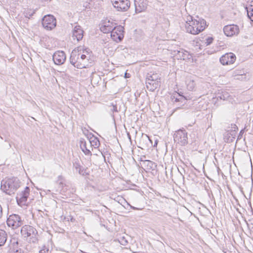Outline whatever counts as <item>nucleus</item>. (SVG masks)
I'll use <instances>...</instances> for the list:
<instances>
[{
  "instance_id": "48",
  "label": "nucleus",
  "mask_w": 253,
  "mask_h": 253,
  "mask_svg": "<svg viewBox=\"0 0 253 253\" xmlns=\"http://www.w3.org/2000/svg\"><path fill=\"white\" fill-rule=\"evenodd\" d=\"M0 138L1 139H2V137L0 135Z\"/></svg>"
},
{
  "instance_id": "9",
  "label": "nucleus",
  "mask_w": 253,
  "mask_h": 253,
  "mask_svg": "<svg viewBox=\"0 0 253 253\" xmlns=\"http://www.w3.org/2000/svg\"><path fill=\"white\" fill-rule=\"evenodd\" d=\"M30 191V188L26 186L23 191L17 194L16 201L19 206H22L26 205L27 198L29 196Z\"/></svg>"
},
{
  "instance_id": "15",
  "label": "nucleus",
  "mask_w": 253,
  "mask_h": 253,
  "mask_svg": "<svg viewBox=\"0 0 253 253\" xmlns=\"http://www.w3.org/2000/svg\"><path fill=\"white\" fill-rule=\"evenodd\" d=\"M84 31L79 25H76L74 27L72 31V37L74 40L77 42L81 41L83 38Z\"/></svg>"
},
{
  "instance_id": "28",
  "label": "nucleus",
  "mask_w": 253,
  "mask_h": 253,
  "mask_svg": "<svg viewBox=\"0 0 253 253\" xmlns=\"http://www.w3.org/2000/svg\"><path fill=\"white\" fill-rule=\"evenodd\" d=\"M110 112L113 114L114 112H118V110L117 109V106L116 104H114V103H112L111 105L108 106Z\"/></svg>"
},
{
  "instance_id": "12",
  "label": "nucleus",
  "mask_w": 253,
  "mask_h": 253,
  "mask_svg": "<svg viewBox=\"0 0 253 253\" xmlns=\"http://www.w3.org/2000/svg\"><path fill=\"white\" fill-rule=\"evenodd\" d=\"M52 58L55 64L62 65L65 62L66 56L63 51H57L53 54Z\"/></svg>"
},
{
  "instance_id": "1",
  "label": "nucleus",
  "mask_w": 253,
  "mask_h": 253,
  "mask_svg": "<svg viewBox=\"0 0 253 253\" xmlns=\"http://www.w3.org/2000/svg\"><path fill=\"white\" fill-rule=\"evenodd\" d=\"M206 22L203 19L198 18V20L193 19L189 15L185 24V28L187 33L192 35H197L203 31L206 28Z\"/></svg>"
},
{
  "instance_id": "30",
  "label": "nucleus",
  "mask_w": 253,
  "mask_h": 253,
  "mask_svg": "<svg viewBox=\"0 0 253 253\" xmlns=\"http://www.w3.org/2000/svg\"><path fill=\"white\" fill-rule=\"evenodd\" d=\"M119 241L120 244L122 245L126 246L127 244V241L126 240L125 237H121L119 239Z\"/></svg>"
},
{
  "instance_id": "32",
  "label": "nucleus",
  "mask_w": 253,
  "mask_h": 253,
  "mask_svg": "<svg viewBox=\"0 0 253 253\" xmlns=\"http://www.w3.org/2000/svg\"><path fill=\"white\" fill-rule=\"evenodd\" d=\"M213 41V38L211 37H209L206 39V43L207 45H210L212 43Z\"/></svg>"
},
{
  "instance_id": "17",
  "label": "nucleus",
  "mask_w": 253,
  "mask_h": 253,
  "mask_svg": "<svg viewBox=\"0 0 253 253\" xmlns=\"http://www.w3.org/2000/svg\"><path fill=\"white\" fill-rule=\"evenodd\" d=\"M175 56H176L178 59H181L186 60L189 59L191 58V55L189 52L184 50L183 49H180L179 50L174 51Z\"/></svg>"
},
{
  "instance_id": "29",
  "label": "nucleus",
  "mask_w": 253,
  "mask_h": 253,
  "mask_svg": "<svg viewBox=\"0 0 253 253\" xmlns=\"http://www.w3.org/2000/svg\"><path fill=\"white\" fill-rule=\"evenodd\" d=\"M178 96L179 97V98H177L176 96H175V95H173L172 96V100H174V101L175 102H178V101H181L182 100H186V99L185 98V97L182 95H181L180 94L178 93Z\"/></svg>"
},
{
  "instance_id": "39",
  "label": "nucleus",
  "mask_w": 253,
  "mask_h": 253,
  "mask_svg": "<svg viewBox=\"0 0 253 253\" xmlns=\"http://www.w3.org/2000/svg\"><path fill=\"white\" fill-rule=\"evenodd\" d=\"M251 193H252V189L251 190L250 192L249 193V196L250 198H251Z\"/></svg>"
},
{
  "instance_id": "33",
  "label": "nucleus",
  "mask_w": 253,
  "mask_h": 253,
  "mask_svg": "<svg viewBox=\"0 0 253 253\" xmlns=\"http://www.w3.org/2000/svg\"><path fill=\"white\" fill-rule=\"evenodd\" d=\"M48 249H47L45 247H44L43 249L39 251L40 253H48Z\"/></svg>"
},
{
  "instance_id": "7",
  "label": "nucleus",
  "mask_w": 253,
  "mask_h": 253,
  "mask_svg": "<svg viewBox=\"0 0 253 253\" xmlns=\"http://www.w3.org/2000/svg\"><path fill=\"white\" fill-rule=\"evenodd\" d=\"M7 224L12 229H16L23 224L21 217L16 214H12L9 216L6 220Z\"/></svg>"
},
{
  "instance_id": "37",
  "label": "nucleus",
  "mask_w": 253,
  "mask_h": 253,
  "mask_svg": "<svg viewBox=\"0 0 253 253\" xmlns=\"http://www.w3.org/2000/svg\"><path fill=\"white\" fill-rule=\"evenodd\" d=\"M2 215V209L1 205H0V218L1 217Z\"/></svg>"
},
{
  "instance_id": "21",
  "label": "nucleus",
  "mask_w": 253,
  "mask_h": 253,
  "mask_svg": "<svg viewBox=\"0 0 253 253\" xmlns=\"http://www.w3.org/2000/svg\"><path fill=\"white\" fill-rule=\"evenodd\" d=\"M186 84L187 88L189 90L193 91L196 86V84L194 80L191 78H187L186 80Z\"/></svg>"
},
{
  "instance_id": "19",
  "label": "nucleus",
  "mask_w": 253,
  "mask_h": 253,
  "mask_svg": "<svg viewBox=\"0 0 253 253\" xmlns=\"http://www.w3.org/2000/svg\"><path fill=\"white\" fill-rule=\"evenodd\" d=\"M236 135V132L235 129L227 130L224 133V139L225 142L230 143L234 140Z\"/></svg>"
},
{
  "instance_id": "34",
  "label": "nucleus",
  "mask_w": 253,
  "mask_h": 253,
  "mask_svg": "<svg viewBox=\"0 0 253 253\" xmlns=\"http://www.w3.org/2000/svg\"><path fill=\"white\" fill-rule=\"evenodd\" d=\"M251 162V167H252V175H251V179H252V185H253V166L252 164V160L250 159Z\"/></svg>"
},
{
  "instance_id": "26",
  "label": "nucleus",
  "mask_w": 253,
  "mask_h": 253,
  "mask_svg": "<svg viewBox=\"0 0 253 253\" xmlns=\"http://www.w3.org/2000/svg\"><path fill=\"white\" fill-rule=\"evenodd\" d=\"M161 80L160 75L157 73H148L146 75V80L154 81Z\"/></svg>"
},
{
  "instance_id": "13",
  "label": "nucleus",
  "mask_w": 253,
  "mask_h": 253,
  "mask_svg": "<svg viewBox=\"0 0 253 253\" xmlns=\"http://www.w3.org/2000/svg\"><path fill=\"white\" fill-rule=\"evenodd\" d=\"M223 32L226 36L231 37L238 34L239 32V29L236 25H229L224 27Z\"/></svg>"
},
{
  "instance_id": "31",
  "label": "nucleus",
  "mask_w": 253,
  "mask_h": 253,
  "mask_svg": "<svg viewBox=\"0 0 253 253\" xmlns=\"http://www.w3.org/2000/svg\"><path fill=\"white\" fill-rule=\"evenodd\" d=\"M82 54H86L87 56H89V55H90V51H89V49H83L82 48Z\"/></svg>"
},
{
  "instance_id": "6",
  "label": "nucleus",
  "mask_w": 253,
  "mask_h": 253,
  "mask_svg": "<svg viewBox=\"0 0 253 253\" xmlns=\"http://www.w3.org/2000/svg\"><path fill=\"white\" fill-rule=\"evenodd\" d=\"M114 8L118 11H126L129 8L130 3L129 0H111Z\"/></svg>"
},
{
  "instance_id": "43",
  "label": "nucleus",
  "mask_w": 253,
  "mask_h": 253,
  "mask_svg": "<svg viewBox=\"0 0 253 253\" xmlns=\"http://www.w3.org/2000/svg\"><path fill=\"white\" fill-rule=\"evenodd\" d=\"M59 179H62V177L61 176H59ZM60 180V179H59V181Z\"/></svg>"
},
{
  "instance_id": "38",
  "label": "nucleus",
  "mask_w": 253,
  "mask_h": 253,
  "mask_svg": "<svg viewBox=\"0 0 253 253\" xmlns=\"http://www.w3.org/2000/svg\"><path fill=\"white\" fill-rule=\"evenodd\" d=\"M129 74H127L126 73L125 75V77L126 78H129Z\"/></svg>"
},
{
  "instance_id": "35",
  "label": "nucleus",
  "mask_w": 253,
  "mask_h": 253,
  "mask_svg": "<svg viewBox=\"0 0 253 253\" xmlns=\"http://www.w3.org/2000/svg\"><path fill=\"white\" fill-rule=\"evenodd\" d=\"M251 162V167H252V175H251V179H252V185H253V166L252 164V160L250 159Z\"/></svg>"
},
{
  "instance_id": "3",
  "label": "nucleus",
  "mask_w": 253,
  "mask_h": 253,
  "mask_svg": "<svg viewBox=\"0 0 253 253\" xmlns=\"http://www.w3.org/2000/svg\"><path fill=\"white\" fill-rule=\"evenodd\" d=\"M21 234L29 242L36 243L38 241L37 237L38 231L31 226L28 225L23 226L21 229Z\"/></svg>"
},
{
  "instance_id": "5",
  "label": "nucleus",
  "mask_w": 253,
  "mask_h": 253,
  "mask_svg": "<svg viewBox=\"0 0 253 253\" xmlns=\"http://www.w3.org/2000/svg\"><path fill=\"white\" fill-rule=\"evenodd\" d=\"M173 139L175 142L181 146H185L188 143L187 132L183 128L179 129L175 131Z\"/></svg>"
},
{
  "instance_id": "40",
  "label": "nucleus",
  "mask_w": 253,
  "mask_h": 253,
  "mask_svg": "<svg viewBox=\"0 0 253 253\" xmlns=\"http://www.w3.org/2000/svg\"><path fill=\"white\" fill-rule=\"evenodd\" d=\"M249 203V204H250V207H251V208L252 211H253V208H252V206H251V201H250Z\"/></svg>"
},
{
  "instance_id": "14",
  "label": "nucleus",
  "mask_w": 253,
  "mask_h": 253,
  "mask_svg": "<svg viewBox=\"0 0 253 253\" xmlns=\"http://www.w3.org/2000/svg\"><path fill=\"white\" fill-rule=\"evenodd\" d=\"M135 10L136 13L144 11L147 6V0H134Z\"/></svg>"
},
{
  "instance_id": "41",
  "label": "nucleus",
  "mask_w": 253,
  "mask_h": 253,
  "mask_svg": "<svg viewBox=\"0 0 253 253\" xmlns=\"http://www.w3.org/2000/svg\"><path fill=\"white\" fill-rule=\"evenodd\" d=\"M247 225H248V226L249 229H250V226H249V223H247Z\"/></svg>"
},
{
  "instance_id": "44",
  "label": "nucleus",
  "mask_w": 253,
  "mask_h": 253,
  "mask_svg": "<svg viewBox=\"0 0 253 253\" xmlns=\"http://www.w3.org/2000/svg\"><path fill=\"white\" fill-rule=\"evenodd\" d=\"M59 184H62H62H63V183H62V182H61H61H59Z\"/></svg>"
},
{
  "instance_id": "45",
  "label": "nucleus",
  "mask_w": 253,
  "mask_h": 253,
  "mask_svg": "<svg viewBox=\"0 0 253 253\" xmlns=\"http://www.w3.org/2000/svg\"><path fill=\"white\" fill-rule=\"evenodd\" d=\"M9 147H11V145L10 144H9Z\"/></svg>"
},
{
  "instance_id": "25",
  "label": "nucleus",
  "mask_w": 253,
  "mask_h": 253,
  "mask_svg": "<svg viewBox=\"0 0 253 253\" xmlns=\"http://www.w3.org/2000/svg\"><path fill=\"white\" fill-rule=\"evenodd\" d=\"M89 143L90 144V147L92 148H97L100 145V142L98 139L96 137H91L89 140Z\"/></svg>"
},
{
  "instance_id": "16",
  "label": "nucleus",
  "mask_w": 253,
  "mask_h": 253,
  "mask_svg": "<svg viewBox=\"0 0 253 253\" xmlns=\"http://www.w3.org/2000/svg\"><path fill=\"white\" fill-rule=\"evenodd\" d=\"M115 27L114 23L108 21H104L101 25L100 29L104 33H111Z\"/></svg>"
},
{
  "instance_id": "11",
  "label": "nucleus",
  "mask_w": 253,
  "mask_h": 253,
  "mask_svg": "<svg viewBox=\"0 0 253 253\" xmlns=\"http://www.w3.org/2000/svg\"><path fill=\"white\" fill-rule=\"evenodd\" d=\"M236 60V56L233 53H227L222 55L220 58V63L223 65H230L233 64Z\"/></svg>"
},
{
  "instance_id": "23",
  "label": "nucleus",
  "mask_w": 253,
  "mask_h": 253,
  "mask_svg": "<svg viewBox=\"0 0 253 253\" xmlns=\"http://www.w3.org/2000/svg\"><path fill=\"white\" fill-rule=\"evenodd\" d=\"M77 48H79V55L81 59L83 60V62L85 63V64L86 66H88L89 64V59H90V55L87 56L85 54L82 53V47H78Z\"/></svg>"
},
{
  "instance_id": "27",
  "label": "nucleus",
  "mask_w": 253,
  "mask_h": 253,
  "mask_svg": "<svg viewBox=\"0 0 253 253\" xmlns=\"http://www.w3.org/2000/svg\"><path fill=\"white\" fill-rule=\"evenodd\" d=\"M245 9L247 12V15L249 19H250L251 22L253 21L252 17L253 16V7H252V5H250L249 6H246Z\"/></svg>"
},
{
  "instance_id": "8",
  "label": "nucleus",
  "mask_w": 253,
  "mask_h": 253,
  "mask_svg": "<svg viewBox=\"0 0 253 253\" xmlns=\"http://www.w3.org/2000/svg\"><path fill=\"white\" fill-rule=\"evenodd\" d=\"M42 25L46 30H51L56 25V19L52 15H45L42 19Z\"/></svg>"
},
{
  "instance_id": "18",
  "label": "nucleus",
  "mask_w": 253,
  "mask_h": 253,
  "mask_svg": "<svg viewBox=\"0 0 253 253\" xmlns=\"http://www.w3.org/2000/svg\"><path fill=\"white\" fill-rule=\"evenodd\" d=\"M146 85L147 88L151 91H154L156 88L161 85V81L160 80H146Z\"/></svg>"
},
{
  "instance_id": "47",
  "label": "nucleus",
  "mask_w": 253,
  "mask_h": 253,
  "mask_svg": "<svg viewBox=\"0 0 253 253\" xmlns=\"http://www.w3.org/2000/svg\"><path fill=\"white\" fill-rule=\"evenodd\" d=\"M132 209H136V208H134V207H132Z\"/></svg>"
},
{
  "instance_id": "22",
  "label": "nucleus",
  "mask_w": 253,
  "mask_h": 253,
  "mask_svg": "<svg viewBox=\"0 0 253 253\" xmlns=\"http://www.w3.org/2000/svg\"><path fill=\"white\" fill-rule=\"evenodd\" d=\"M141 161L142 162V164L146 167V169L150 170V169H154V168L156 167V165L155 163L153 162L150 160H142V158H141Z\"/></svg>"
},
{
  "instance_id": "42",
  "label": "nucleus",
  "mask_w": 253,
  "mask_h": 253,
  "mask_svg": "<svg viewBox=\"0 0 253 253\" xmlns=\"http://www.w3.org/2000/svg\"><path fill=\"white\" fill-rule=\"evenodd\" d=\"M16 253H18V250H16L15 252ZM19 253H21L20 252Z\"/></svg>"
},
{
  "instance_id": "24",
  "label": "nucleus",
  "mask_w": 253,
  "mask_h": 253,
  "mask_svg": "<svg viewBox=\"0 0 253 253\" xmlns=\"http://www.w3.org/2000/svg\"><path fill=\"white\" fill-rule=\"evenodd\" d=\"M7 235L5 231L0 229V247L3 246L6 240Z\"/></svg>"
},
{
  "instance_id": "46",
  "label": "nucleus",
  "mask_w": 253,
  "mask_h": 253,
  "mask_svg": "<svg viewBox=\"0 0 253 253\" xmlns=\"http://www.w3.org/2000/svg\"><path fill=\"white\" fill-rule=\"evenodd\" d=\"M243 131V130H242L241 131H240V134Z\"/></svg>"
},
{
  "instance_id": "36",
  "label": "nucleus",
  "mask_w": 253,
  "mask_h": 253,
  "mask_svg": "<svg viewBox=\"0 0 253 253\" xmlns=\"http://www.w3.org/2000/svg\"><path fill=\"white\" fill-rule=\"evenodd\" d=\"M231 126H232V127H231L232 128H233V129H235L236 132L237 133V131L238 130V127L235 124H232Z\"/></svg>"
},
{
  "instance_id": "10",
  "label": "nucleus",
  "mask_w": 253,
  "mask_h": 253,
  "mask_svg": "<svg viewBox=\"0 0 253 253\" xmlns=\"http://www.w3.org/2000/svg\"><path fill=\"white\" fill-rule=\"evenodd\" d=\"M124 28L121 26H115L111 33L112 39L116 42H120L124 38Z\"/></svg>"
},
{
  "instance_id": "2",
  "label": "nucleus",
  "mask_w": 253,
  "mask_h": 253,
  "mask_svg": "<svg viewBox=\"0 0 253 253\" xmlns=\"http://www.w3.org/2000/svg\"><path fill=\"white\" fill-rule=\"evenodd\" d=\"M20 187V181L17 177L2 180L1 188L6 194L11 195Z\"/></svg>"
},
{
  "instance_id": "4",
  "label": "nucleus",
  "mask_w": 253,
  "mask_h": 253,
  "mask_svg": "<svg viewBox=\"0 0 253 253\" xmlns=\"http://www.w3.org/2000/svg\"><path fill=\"white\" fill-rule=\"evenodd\" d=\"M70 60V63L78 69H83L87 67L79 55V48L75 49L72 51Z\"/></svg>"
},
{
  "instance_id": "20",
  "label": "nucleus",
  "mask_w": 253,
  "mask_h": 253,
  "mask_svg": "<svg viewBox=\"0 0 253 253\" xmlns=\"http://www.w3.org/2000/svg\"><path fill=\"white\" fill-rule=\"evenodd\" d=\"M80 147L85 155H91V151L87 147L86 141L83 138L80 140Z\"/></svg>"
}]
</instances>
